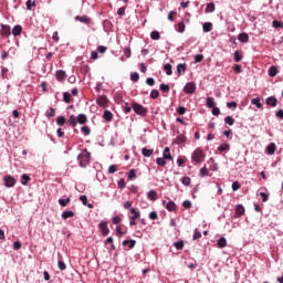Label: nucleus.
I'll return each instance as SVG.
<instances>
[{"mask_svg":"<svg viewBox=\"0 0 283 283\" xmlns=\"http://www.w3.org/2000/svg\"><path fill=\"white\" fill-rule=\"evenodd\" d=\"M91 158L92 154H90L87 149L82 150L81 154L77 156L80 167H87V165H90Z\"/></svg>","mask_w":283,"mask_h":283,"instance_id":"f257e3e1","label":"nucleus"},{"mask_svg":"<svg viewBox=\"0 0 283 283\" xmlns=\"http://www.w3.org/2000/svg\"><path fill=\"white\" fill-rule=\"evenodd\" d=\"M191 160L195 163V165H200L202 160H205V151L202 148H197L192 155H191Z\"/></svg>","mask_w":283,"mask_h":283,"instance_id":"f03ea898","label":"nucleus"},{"mask_svg":"<svg viewBox=\"0 0 283 283\" xmlns=\"http://www.w3.org/2000/svg\"><path fill=\"white\" fill-rule=\"evenodd\" d=\"M133 112L137 114V116H147V107L138 104V103H133L132 104Z\"/></svg>","mask_w":283,"mask_h":283,"instance_id":"7ed1b4c3","label":"nucleus"},{"mask_svg":"<svg viewBox=\"0 0 283 283\" xmlns=\"http://www.w3.org/2000/svg\"><path fill=\"white\" fill-rule=\"evenodd\" d=\"M130 213H133L132 217H129V224L130 227H136V220H138V218H140V212L138 210H136V208H130Z\"/></svg>","mask_w":283,"mask_h":283,"instance_id":"20e7f679","label":"nucleus"},{"mask_svg":"<svg viewBox=\"0 0 283 283\" xmlns=\"http://www.w3.org/2000/svg\"><path fill=\"white\" fill-rule=\"evenodd\" d=\"M4 187L12 188L17 185V179L10 175L3 177Z\"/></svg>","mask_w":283,"mask_h":283,"instance_id":"39448f33","label":"nucleus"},{"mask_svg":"<svg viewBox=\"0 0 283 283\" xmlns=\"http://www.w3.org/2000/svg\"><path fill=\"white\" fill-rule=\"evenodd\" d=\"M185 94H193L196 92V83L188 82L184 87Z\"/></svg>","mask_w":283,"mask_h":283,"instance_id":"423d86ee","label":"nucleus"},{"mask_svg":"<svg viewBox=\"0 0 283 283\" xmlns=\"http://www.w3.org/2000/svg\"><path fill=\"white\" fill-rule=\"evenodd\" d=\"M107 103H109V99L105 95L98 96L96 99V104L99 107H107Z\"/></svg>","mask_w":283,"mask_h":283,"instance_id":"0eeeda50","label":"nucleus"},{"mask_svg":"<svg viewBox=\"0 0 283 283\" xmlns=\"http://www.w3.org/2000/svg\"><path fill=\"white\" fill-rule=\"evenodd\" d=\"M98 227H99L103 235H109V228L107 227V222L102 221L98 223Z\"/></svg>","mask_w":283,"mask_h":283,"instance_id":"6e6552de","label":"nucleus"},{"mask_svg":"<svg viewBox=\"0 0 283 283\" xmlns=\"http://www.w3.org/2000/svg\"><path fill=\"white\" fill-rule=\"evenodd\" d=\"M75 21H80V23H85L86 25H90L92 19H90V17L87 15H82V17L76 15Z\"/></svg>","mask_w":283,"mask_h":283,"instance_id":"1a4fd4ad","label":"nucleus"},{"mask_svg":"<svg viewBox=\"0 0 283 283\" xmlns=\"http://www.w3.org/2000/svg\"><path fill=\"white\" fill-rule=\"evenodd\" d=\"M266 105H270V107H277V98L275 96H270L265 99Z\"/></svg>","mask_w":283,"mask_h":283,"instance_id":"9d476101","label":"nucleus"},{"mask_svg":"<svg viewBox=\"0 0 283 283\" xmlns=\"http://www.w3.org/2000/svg\"><path fill=\"white\" fill-rule=\"evenodd\" d=\"M241 216H244V206L238 205L235 208L234 218H241Z\"/></svg>","mask_w":283,"mask_h":283,"instance_id":"9b49d317","label":"nucleus"},{"mask_svg":"<svg viewBox=\"0 0 283 283\" xmlns=\"http://www.w3.org/2000/svg\"><path fill=\"white\" fill-rule=\"evenodd\" d=\"M163 158L165 160H174V157H171V151L169 149V147H166L163 151Z\"/></svg>","mask_w":283,"mask_h":283,"instance_id":"f8f14e48","label":"nucleus"},{"mask_svg":"<svg viewBox=\"0 0 283 283\" xmlns=\"http://www.w3.org/2000/svg\"><path fill=\"white\" fill-rule=\"evenodd\" d=\"M122 244L123 247H128V249H134L136 247V240H124Z\"/></svg>","mask_w":283,"mask_h":283,"instance_id":"ddd939ff","label":"nucleus"},{"mask_svg":"<svg viewBox=\"0 0 283 283\" xmlns=\"http://www.w3.org/2000/svg\"><path fill=\"white\" fill-rule=\"evenodd\" d=\"M80 200H81L82 205H84V207H87L88 209H94V205L87 203V196L82 195L80 197Z\"/></svg>","mask_w":283,"mask_h":283,"instance_id":"4468645a","label":"nucleus"},{"mask_svg":"<svg viewBox=\"0 0 283 283\" xmlns=\"http://www.w3.org/2000/svg\"><path fill=\"white\" fill-rule=\"evenodd\" d=\"M113 118H114V114H112L109 111H104L103 113L104 120H107V123H112Z\"/></svg>","mask_w":283,"mask_h":283,"instance_id":"2eb2a0df","label":"nucleus"},{"mask_svg":"<svg viewBox=\"0 0 283 283\" xmlns=\"http://www.w3.org/2000/svg\"><path fill=\"white\" fill-rule=\"evenodd\" d=\"M217 247L219 249H224L227 247V238L221 237L220 239L217 240Z\"/></svg>","mask_w":283,"mask_h":283,"instance_id":"dca6fc26","label":"nucleus"},{"mask_svg":"<svg viewBox=\"0 0 283 283\" xmlns=\"http://www.w3.org/2000/svg\"><path fill=\"white\" fill-rule=\"evenodd\" d=\"M275 143H271L266 147V153L269 154V156H273V154H275Z\"/></svg>","mask_w":283,"mask_h":283,"instance_id":"f3484780","label":"nucleus"},{"mask_svg":"<svg viewBox=\"0 0 283 283\" xmlns=\"http://www.w3.org/2000/svg\"><path fill=\"white\" fill-rule=\"evenodd\" d=\"M21 32H23V28L21 25L13 27V29H12L13 36L21 35Z\"/></svg>","mask_w":283,"mask_h":283,"instance_id":"a211bd4d","label":"nucleus"},{"mask_svg":"<svg viewBox=\"0 0 283 283\" xmlns=\"http://www.w3.org/2000/svg\"><path fill=\"white\" fill-rule=\"evenodd\" d=\"M77 123L80 125H85V123H87V115L85 114L77 115Z\"/></svg>","mask_w":283,"mask_h":283,"instance_id":"6ab92c4d","label":"nucleus"},{"mask_svg":"<svg viewBox=\"0 0 283 283\" xmlns=\"http://www.w3.org/2000/svg\"><path fill=\"white\" fill-rule=\"evenodd\" d=\"M240 43H249V34L248 33H240L238 36Z\"/></svg>","mask_w":283,"mask_h":283,"instance_id":"aec40b11","label":"nucleus"},{"mask_svg":"<svg viewBox=\"0 0 283 283\" xmlns=\"http://www.w3.org/2000/svg\"><path fill=\"white\" fill-rule=\"evenodd\" d=\"M67 218H74V211L66 210L62 212V220H67Z\"/></svg>","mask_w":283,"mask_h":283,"instance_id":"412c9836","label":"nucleus"},{"mask_svg":"<svg viewBox=\"0 0 283 283\" xmlns=\"http://www.w3.org/2000/svg\"><path fill=\"white\" fill-rule=\"evenodd\" d=\"M158 193L155 190H150L147 192L148 200H151L153 202H156Z\"/></svg>","mask_w":283,"mask_h":283,"instance_id":"4be33fe9","label":"nucleus"},{"mask_svg":"<svg viewBox=\"0 0 283 283\" xmlns=\"http://www.w3.org/2000/svg\"><path fill=\"white\" fill-rule=\"evenodd\" d=\"M55 76L59 81H65V76L67 75L65 74V71L60 70V71H56Z\"/></svg>","mask_w":283,"mask_h":283,"instance_id":"5701e85b","label":"nucleus"},{"mask_svg":"<svg viewBox=\"0 0 283 283\" xmlns=\"http://www.w3.org/2000/svg\"><path fill=\"white\" fill-rule=\"evenodd\" d=\"M202 30H203V32H211V30H213V23H211V22L203 23Z\"/></svg>","mask_w":283,"mask_h":283,"instance_id":"b1692460","label":"nucleus"},{"mask_svg":"<svg viewBox=\"0 0 283 283\" xmlns=\"http://www.w3.org/2000/svg\"><path fill=\"white\" fill-rule=\"evenodd\" d=\"M187 143V137L185 135H178L176 138L177 145H185Z\"/></svg>","mask_w":283,"mask_h":283,"instance_id":"393cba45","label":"nucleus"},{"mask_svg":"<svg viewBox=\"0 0 283 283\" xmlns=\"http://www.w3.org/2000/svg\"><path fill=\"white\" fill-rule=\"evenodd\" d=\"M206 105L209 109H213V107H216V102H213V97H207Z\"/></svg>","mask_w":283,"mask_h":283,"instance_id":"a878e982","label":"nucleus"},{"mask_svg":"<svg viewBox=\"0 0 283 283\" xmlns=\"http://www.w3.org/2000/svg\"><path fill=\"white\" fill-rule=\"evenodd\" d=\"M142 154L145 158H149L154 154V149L143 148Z\"/></svg>","mask_w":283,"mask_h":283,"instance_id":"bb28decb","label":"nucleus"},{"mask_svg":"<svg viewBox=\"0 0 283 283\" xmlns=\"http://www.w3.org/2000/svg\"><path fill=\"white\" fill-rule=\"evenodd\" d=\"M211 12H216V4L213 2H210L206 7V13L209 14Z\"/></svg>","mask_w":283,"mask_h":283,"instance_id":"cd10ccee","label":"nucleus"},{"mask_svg":"<svg viewBox=\"0 0 283 283\" xmlns=\"http://www.w3.org/2000/svg\"><path fill=\"white\" fill-rule=\"evenodd\" d=\"M1 34L2 36H10V27L2 24Z\"/></svg>","mask_w":283,"mask_h":283,"instance_id":"c85d7f7f","label":"nucleus"},{"mask_svg":"<svg viewBox=\"0 0 283 283\" xmlns=\"http://www.w3.org/2000/svg\"><path fill=\"white\" fill-rule=\"evenodd\" d=\"M76 123H78L77 117L74 116V115H71L70 118H69V125L71 127H76Z\"/></svg>","mask_w":283,"mask_h":283,"instance_id":"c756f323","label":"nucleus"},{"mask_svg":"<svg viewBox=\"0 0 283 283\" xmlns=\"http://www.w3.org/2000/svg\"><path fill=\"white\" fill-rule=\"evenodd\" d=\"M187 72V65L186 64H178L177 65V74H181V73H185Z\"/></svg>","mask_w":283,"mask_h":283,"instance_id":"7c9ffc66","label":"nucleus"},{"mask_svg":"<svg viewBox=\"0 0 283 283\" xmlns=\"http://www.w3.org/2000/svg\"><path fill=\"white\" fill-rule=\"evenodd\" d=\"M199 176H201V178H205L206 176H209V169L207 168V166L200 168Z\"/></svg>","mask_w":283,"mask_h":283,"instance_id":"2f4dec72","label":"nucleus"},{"mask_svg":"<svg viewBox=\"0 0 283 283\" xmlns=\"http://www.w3.org/2000/svg\"><path fill=\"white\" fill-rule=\"evenodd\" d=\"M166 209H167L168 211H176V202H174V201L167 202V203H166Z\"/></svg>","mask_w":283,"mask_h":283,"instance_id":"473e14b6","label":"nucleus"},{"mask_svg":"<svg viewBox=\"0 0 283 283\" xmlns=\"http://www.w3.org/2000/svg\"><path fill=\"white\" fill-rule=\"evenodd\" d=\"M174 247L177 249V251H182L185 249V242L184 241H177L174 243Z\"/></svg>","mask_w":283,"mask_h":283,"instance_id":"72a5a7b5","label":"nucleus"},{"mask_svg":"<svg viewBox=\"0 0 283 283\" xmlns=\"http://www.w3.org/2000/svg\"><path fill=\"white\" fill-rule=\"evenodd\" d=\"M57 202L62 207H67V205H70V202H71V199H70V197H67L66 199H59Z\"/></svg>","mask_w":283,"mask_h":283,"instance_id":"f704fd0d","label":"nucleus"},{"mask_svg":"<svg viewBox=\"0 0 283 283\" xmlns=\"http://www.w3.org/2000/svg\"><path fill=\"white\" fill-rule=\"evenodd\" d=\"M269 76H271V77L277 76V67L276 66H271L269 69Z\"/></svg>","mask_w":283,"mask_h":283,"instance_id":"c9c22d12","label":"nucleus"},{"mask_svg":"<svg viewBox=\"0 0 283 283\" xmlns=\"http://www.w3.org/2000/svg\"><path fill=\"white\" fill-rule=\"evenodd\" d=\"M159 90H160V92H164L165 94H169L170 87L168 84H160Z\"/></svg>","mask_w":283,"mask_h":283,"instance_id":"e433bc0d","label":"nucleus"},{"mask_svg":"<svg viewBox=\"0 0 283 283\" xmlns=\"http://www.w3.org/2000/svg\"><path fill=\"white\" fill-rule=\"evenodd\" d=\"M150 39H153V41H158L160 39V32L158 31H153L150 33Z\"/></svg>","mask_w":283,"mask_h":283,"instance_id":"4c0bfd02","label":"nucleus"},{"mask_svg":"<svg viewBox=\"0 0 283 283\" xmlns=\"http://www.w3.org/2000/svg\"><path fill=\"white\" fill-rule=\"evenodd\" d=\"M164 70L166 72L167 76H171V74L174 73L171 71V64H169V63L164 65Z\"/></svg>","mask_w":283,"mask_h":283,"instance_id":"58836bf2","label":"nucleus"},{"mask_svg":"<svg viewBox=\"0 0 283 283\" xmlns=\"http://www.w3.org/2000/svg\"><path fill=\"white\" fill-rule=\"evenodd\" d=\"M252 105H255L259 109L262 107V103H260V97H255L251 99Z\"/></svg>","mask_w":283,"mask_h":283,"instance_id":"ea45409f","label":"nucleus"},{"mask_svg":"<svg viewBox=\"0 0 283 283\" xmlns=\"http://www.w3.org/2000/svg\"><path fill=\"white\" fill-rule=\"evenodd\" d=\"M54 116H56V112L54 111L53 107H50V109L46 112V117L54 118Z\"/></svg>","mask_w":283,"mask_h":283,"instance_id":"a19ab883","label":"nucleus"},{"mask_svg":"<svg viewBox=\"0 0 283 283\" xmlns=\"http://www.w3.org/2000/svg\"><path fill=\"white\" fill-rule=\"evenodd\" d=\"M224 123H226V125H234L235 124V119H233V117H231V116H227L226 118H224Z\"/></svg>","mask_w":283,"mask_h":283,"instance_id":"79ce46f5","label":"nucleus"},{"mask_svg":"<svg viewBox=\"0 0 283 283\" xmlns=\"http://www.w3.org/2000/svg\"><path fill=\"white\" fill-rule=\"evenodd\" d=\"M157 165H159L160 167H165V165H167V161L165 160V157H158L156 159Z\"/></svg>","mask_w":283,"mask_h":283,"instance_id":"37998d69","label":"nucleus"},{"mask_svg":"<svg viewBox=\"0 0 283 283\" xmlns=\"http://www.w3.org/2000/svg\"><path fill=\"white\" fill-rule=\"evenodd\" d=\"M177 114L185 116V114H187V108L185 106H178Z\"/></svg>","mask_w":283,"mask_h":283,"instance_id":"c03bdc74","label":"nucleus"},{"mask_svg":"<svg viewBox=\"0 0 283 283\" xmlns=\"http://www.w3.org/2000/svg\"><path fill=\"white\" fill-rule=\"evenodd\" d=\"M29 180H30V176H28L27 174H23L21 177V185L23 186L28 185Z\"/></svg>","mask_w":283,"mask_h":283,"instance_id":"a18cd8bd","label":"nucleus"},{"mask_svg":"<svg viewBox=\"0 0 283 283\" xmlns=\"http://www.w3.org/2000/svg\"><path fill=\"white\" fill-rule=\"evenodd\" d=\"M139 80H140V75L138 73H133L130 75V81H133V83H138Z\"/></svg>","mask_w":283,"mask_h":283,"instance_id":"49530a36","label":"nucleus"},{"mask_svg":"<svg viewBox=\"0 0 283 283\" xmlns=\"http://www.w3.org/2000/svg\"><path fill=\"white\" fill-rule=\"evenodd\" d=\"M56 124L63 127V125H65V116H59L56 118Z\"/></svg>","mask_w":283,"mask_h":283,"instance_id":"de8ad7c7","label":"nucleus"},{"mask_svg":"<svg viewBox=\"0 0 283 283\" xmlns=\"http://www.w3.org/2000/svg\"><path fill=\"white\" fill-rule=\"evenodd\" d=\"M185 30H186L185 22H179V23H178L177 32H179L180 34H182V32H185Z\"/></svg>","mask_w":283,"mask_h":283,"instance_id":"09e8293b","label":"nucleus"},{"mask_svg":"<svg viewBox=\"0 0 283 283\" xmlns=\"http://www.w3.org/2000/svg\"><path fill=\"white\" fill-rule=\"evenodd\" d=\"M72 95L69 92L63 93L64 103H70Z\"/></svg>","mask_w":283,"mask_h":283,"instance_id":"8fccbe9b","label":"nucleus"},{"mask_svg":"<svg viewBox=\"0 0 283 283\" xmlns=\"http://www.w3.org/2000/svg\"><path fill=\"white\" fill-rule=\"evenodd\" d=\"M202 61H205V55L202 54L195 55V63H202Z\"/></svg>","mask_w":283,"mask_h":283,"instance_id":"3c124183","label":"nucleus"},{"mask_svg":"<svg viewBox=\"0 0 283 283\" xmlns=\"http://www.w3.org/2000/svg\"><path fill=\"white\" fill-rule=\"evenodd\" d=\"M181 182H182V185H185V187H189V185H191V178L190 177H184Z\"/></svg>","mask_w":283,"mask_h":283,"instance_id":"603ef678","label":"nucleus"},{"mask_svg":"<svg viewBox=\"0 0 283 283\" xmlns=\"http://www.w3.org/2000/svg\"><path fill=\"white\" fill-rule=\"evenodd\" d=\"M35 6H36V2L32 0L27 1V10H32V8H34Z\"/></svg>","mask_w":283,"mask_h":283,"instance_id":"864d4df0","label":"nucleus"},{"mask_svg":"<svg viewBox=\"0 0 283 283\" xmlns=\"http://www.w3.org/2000/svg\"><path fill=\"white\" fill-rule=\"evenodd\" d=\"M230 148H231V147L229 146V144H226V145H220V146L218 147V150H219V151H229Z\"/></svg>","mask_w":283,"mask_h":283,"instance_id":"5fc2aeb1","label":"nucleus"},{"mask_svg":"<svg viewBox=\"0 0 283 283\" xmlns=\"http://www.w3.org/2000/svg\"><path fill=\"white\" fill-rule=\"evenodd\" d=\"M158 96H160V92H158V90H153L150 92V98H158Z\"/></svg>","mask_w":283,"mask_h":283,"instance_id":"6e6d98bb","label":"nucleus"},{"mask_svg":"<svg viewBox=\"0 0 283 283\" xmlns=\"http://www.w3.org/2000/svg\"><path fill=\"white\" fill-rule=\"evenodd\" d=\"M57 266L60 271H65V269H67V266L65 265V262H63L62 260L57 262Z\"/></svg>","mask_w":283,"mask_h":283,"instance_id":"4d7b16f0","label":"nucleus"},{"mask_svg":"<svg viewBox=\"0 0 283 283\" xmlns=\"http://www.w3.org/2000/svg\"><path fill=\"white\" fill-rule=\"evenodd\" d=\"M260 198L263 202H269V195L266 192H260Z\"/></svg>","mask_w":283,"mask_h":283,"instance_id":"13d9d810","label":"nucleus"},{"mask_svg":"<svg viewBox=\"0 0 283 283\" xmlns=\"http://www.w3.org/2000/svg\"><path fill=\"white\" fill-rule=\"evenodd\" d=\"M146 84H148L150 87H154V85H156V80H154L153 77H148L146 80Z\"/></svg>","mask_w":283,"mask_h":283,"instance_id":"bf43d9fd","label":"nucleus"},{"mask_svg":"<svg viewBox=\"0 0 283 283\" xmlns=\"http://www.w3.org/2000/svg\"><path fill=\"white\" fill-rule=\"evenodd\" d=\"M234 61L235 63H240L242 61V55L238 51L234 52Z\"/></svg>","mask_w":283,"mask_h":283,"instance_id":"052dcab7","label":"nucleus"},{"mask_svg":"<svg viewBox=\"0 0 283 283\" xmlns=\"http://www.w3.org/2000/svg\"><path fill=\"white\" fill-rule=\"evenodd\" d=\"M134 178H136V170L132 169L128 172V179L134 180Z\"/></svg>","mask_w":283,"mask_h":283,"instance_id":"680f3d73","label":"nucleus"},{"mask_svg":"<svg viewBox=\"0 0 283 283\" xmlns=\"http://www.w3.org/2000/svg\"><path fill=\"white\" fill-rule=\"evenodd\" d=\"M282 22H280V21H277V20H274L273 22H272V28H275V29H277V28H282Z\"/></svg>","mask_w":283,"mask_h":283,"instance_id":"e2e57ef3","label":"nucleus"},{"mask_svg":"<svg viewBox=\"0 0 283 283\" xmlns=\"http://www.w3.org/2000/svg\"><path fill=\"white\" fill-rule=\"evenodd\" d=\"M21 247H22V245H21L20 241L13 242V250H14V251H20Z\"/></svg>","mask_w":283,"mask_h":283,"instance_id":"0e129e2a","label":"nucleus"},{"mask_svg":"<svg viewBox=\"0 0 283 283\" xmlns=\"http://www.w3.org/2000/svg\"><path fill=\"white\" fill-rule=\"evenodd\" d=\"M182 207H184V209H191V202L189 200H185L182 202Z\"/></svg>","mask_w":283,"mask_h":283,"instance_id":"69168bd1","label":"nucleus"},{"mask_svg":"<svg viewBox=\"0 0 283 283\" xmlns=\"http://www.w3.org/2000/svg\"><path fill=\"white\" fill-rule=\"evenodd\" d=\"M112 222H113V224H120V217H118V216L113 217Z\"/></svg>","mask_w":283,"mask_h":283,"instance_id":"338daca9","label":"nucleus"},{"mask_svg":"<svg viewBox=\"0 0 283 283\" xmlns=\"http://www.w3.org/2000/svg\"><path fill=\"white\" fill-rule=\"evenodd\" d=\"M275 116H276V118H282V119H283V109H279V111L275 113Z\"/></svg>","mask_w":283,"mask_h":283,"instance_id":"774afa93","label":"nucleus"}]
</instances>
